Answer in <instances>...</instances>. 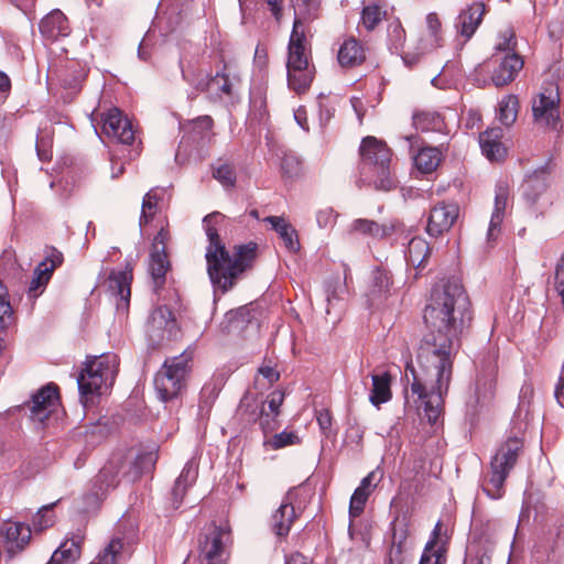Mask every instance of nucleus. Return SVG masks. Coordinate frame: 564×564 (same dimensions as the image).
Returning <instances> with one entry per match:
<instances>
[{
  "instance_id": "obj_1",
  "label": "nucleus",
  "mask_w": 564,
  "mask_h": 564,
  "mask_svg": "<svg viewBox=\"0 0 564 564\" xmlns=\"http://www.w3.org/2000/svg\"><path fill=\"white\" fill-rule=\"evenodd\" d=\"M423 319L427 333L417 350V367L408 364L405 376L412 377L411 393L417 397V408L430 423H435L449 389L460 337L473 319L471 303L463 284L448 280L433 288Z\"/></svg>"
},
{
  "instance_id": "obj_2",
  "label": "nucleus",
  "mask_w": 564,
  "mask_h": 564,
  "mask_svg": "<svg viewBox=\"0 0 564 564\" xmlns=\"http://www.w3.org/2000/svg\"><path fill=\"white\" fill-rule=\"evenodd\" d=\"M224 221L225 216L218 212L203 219L208 239L205 253L207 273L214 289L227 293L236 286L246 271L252 269L258 245L253 241L236 245L230 253L219 236Z\"/></svg>"
},
{
  "instance_id": "obj_3",
  "label": "nucleus",
  "mask_w": 564,
  "mask_h": 564,
  "mask_svg": "<svg viewBox=\"0 0 564 564\" xmlns=\"http://www.w3.org/2000/svg\"><path fill=\"white\" fill-rule=\"evenodd\" d=\"M360 174L372 182L377 189L389 191L392 187L390 164L392 151L388 144L368 135L361 140L359 147Z\"/></svg>"
},
{
  "instance_id": "obj_4",
  "label": "nucleus",
  "mask_w": 564,
  "mask_h": 564,
  "mask_svg": "<svg viewBox=\"0 0 564 564\" xmlns=\"http://www.w3.org/2000/svg\"><path fill=\"white\" fill-rule=\"evenodd\" d=\"M193 359V349H185L181 355L165 359L154 377L155 390L162 401L173 400L185 390Z\"/></svg>"
},
{
  "instance_id": "obj_5",
  "label": "nucleus",
  "mask_w": 564,
  "mask_h": 564,
  "mask_svg": "<svg viewBox=\"0 0 564 564\" xmlns=\"http://www.w3.org/2000/svg\"><path fill=\"white\" fill-rule=\"evenodd\" d=\"M118 358L116 355H101L86 361L80 371L77 383L82 398L101 394V389L111 387L118 372Z\"/></svg>"
},
{
  "instance_id": "obj_6",
  "label": "nucleus",
  "mask_w": 564,
  "mask_h": 564,
  "mask_svg": "<svg viewBox=\"0 0 564 564\" xmlns=\"http://www.w3.org/2000/svg\"><path fill=\"white\" fill-rule=\"evenodd\" d=\"M288 84L296 94H304L315 77V66L308 47L288 48Z\"/></svg>"
},
{
  "instance_id": "obj_7",
  "label": "nucleus",
  "mask_w": 564,
  "mask_h": 564,
  "mask_svg": "<svg viewBox=\"0 0 564 564\" xmlns=\"http://www.w3.org/2000/svg\"><path fill=\"white\" fill-rule=\"evenodd\" d=\"M145 460H106L94 479V488L96 491L86 496L87 500L97 503L100 500L99 492L112 488L117 485V476L120 469L127 470L129 480H135L141 475V465Z\"/></svg>"
},
{
  "instance_id": "obj_8",
  "label": "nucleus",
  "mask_w": 564,
  "mask_h": 564,
  "mask_svg": "<svg viewBox=\"0 0 564 564\" xmlns=\"http://www.w3.org/2000/svg\"><path fill=\"white\" fill-rule=\"evenodd\" d=\"M229 543L228 529L210 525L199 540L200 564H226Z\"/></svg>"
},
{
  "instance_id": "obj_9",
  "label": "nucleus",
  "mask_w": 564,
  "mask_h": 564,
  "mask_svg": "<svg viewBox=\"0 0 564 564\" xmlns=\"http://www.w3.org/2000/svg\"><path fill=\"white\" fill-rule=\"evenodd\" d=\"M560 101L558 86L554 83L544 85L532 102L534 121L541 126L556 129L560 121Z\"/></svg>"
},
{
  "instance_id": "obj_10",
  "label": "nucleus",
  "mask_w": 564,
  "mask_h": 564,
  "mask_svg": "<svg viewBox=\"0 0 564 564\" xmlns=\"http://www.w3.org/2000/svg\"><path fill=\"white\" fill-rule=\"evenodd\" d=\"M59 391L55 383H47L37 390L26 403L30 417L41 424L50 417L59 406Z\"/></svg>"
},
{
  "instance_id": "obj_11",
  "label": "nucleus",
  "mask_w": 564,
  "mask_h": 564,
  "mask_svg": "<svg viewBox=\"0 0 564 564\" xmlns=\"http://www.w3.org/2000/svg\"><path fill=\"white\" fill-rule=\"evenodd\" d=\"M101 131L109 139L122 144H132L134 141V130L130 120L116 107L101 113Z\"/></svg>"
},
{
  "instance_id": "obj_12",
  "label": "nucleus",
  "mask_w": 564,
  "mask_h": 564,
  "mask_svg": "<svg viewBox=\"0 0 564 564\" xmlns=\"http://www.w3.org/2000/svg\"><path fill=\"white\" fill-rule=\"evenodd\" d=\"M443 45L442 36V22L435 12L426 15V32L419 40V52H403L402 58L406 65H414L417 63L420 56L424 53L441 47Z\"/></svg>"
},
{
  "instance_id": "obj_13",
  "label": "nucleus",
  "mask_w": 564,
  "mask_h": 564,
  "mask_svg": "<svg viewBox=\"0 0 564 564\" xmlns=\"http://www.w3.org/2000/svg\"><path fill=\"white\" fill-rule=\"evenodd\" d=\"M459 216V207L455 203L438 202L429 212L426 232L431 237H440L449 231Z\"/></svg>"
},
{
  "instance_id": "obj_14",
  "label": "nucleus",
  "mask_w": 564,
  "mask_h": 564,
  "mask_svg": "<svg viewBox=\"0 0 564 564\" xmlns=\"http://www.w3.org/2000/svg\"><path fill=\"white\" fill-rule=\"evenodd\" d=\"M64 257L61 251L54 247H46L45 258L35 268L33 278L29 285V295L36 299L42 294L46 284L52 278L53 272L63 263Z\"/></svg>"
},
{
  "instance_id": "obj_15",
  "label": "nucleus",
  "mask_w": 564,
  "mask_h": 564,
  "mask_svg": "<svg viewBox=\"0 0 564 564\" xmlns=\"http://www.w3.org/2000/svg\"><path fill=\"white\" fill-rule=\"evenodd\" d=\"M492 61L497 63L491 75V80L496 87H503L512 83L524 65L523 57L518 53L495 54Z\"/></svg>"
},
{
  "instance_id": "obj_16",
  "label": "nucleus",
  "mask_w": 564,
  "mask_h": 564,
  "mask_svg": "<svg viewBox=\"0 0 564 564\" xmlns=\"http://www.w3.org/2000/svg\"><path fill=\"white\" fill-rule=\"evenodd\" d=\"M516 460H490L482 480V490L491 499H500L505 495L503 482L513 468Z\"/></svg>"
},
{
  "instance_id": "obj_17",
  "label": "nucleus",
  "mask_w": 564,
  "mask_h": 564,
  "mask_svg": "<svg viewBox=\"0 0 564 564\" xmlns=\"http://www.w3.org/2000/svg\"><path fill=\"white\" fill-rule=\"evenodd\" d=\"M31 539V529L21 522H6L0 527V543L10 557L22 551Z\"/></svg>"
},
{
  "instance_id": "obj_18",
  "label": "nucleus",
  "mask_w": 564,
  "mask_h": 564,
  "mask_svg": "<svg viewBox=\"0 0 564 564\" xmlns=\"http://www.w3.org/2000/svg\"><path fill=\"white\" fill-rule=\"evenodd\" d=\"M486 7L482 2L476 1L462 10L455 21L457 33L465 42L470 40L482 22Z\"/></svg>"
},
{
  "instance_id": "obj_19",
  "label": "nucleus",
  "mask_w": 564,
  "mask_h": 564,
  "mask_svg": "<svg viewBox=\"0 0 564 564\" xmlns=\"http://www.w3.org/2000/svg\"><path fill=\"white\" fill-rule=\"evenodd\" d=\"M351 230L373 238H386L397 232H404L405 226L398 219L379 224L370 219H356L351 224Z\"/></svg>"
},
{
  "instance_id": "obj_20",
  "label": "nucleus",
  "mask_w": 564,
  "mask_h": 564,
  "mask_svg": "<svg viewBox=\"0 0 564 564\" xmlns=\"http://www.w3.org/2000/svg\"><path fill=\"white\" fill-rule=\"evenodd\" d=\"M337 61L340 67L345 69L362 65L366 61L365 45L354 36L347 37L339 46Z\"/></svg>"
},
{
  "instance_id": "obj_21",
  "label": "nucleus",
  "mask_w": 564,
  "mask_h": 564,
  "mask_svg": "<svg viewBox=\"0 0 564 564\" xmlns=\"http://www.w3.org/2000/svg\"><path fill=\"white\" fill-rule=\"evenodd\" d=\"M40 32L43 37L56 41L59 37L68 36L70 26L66 15L61 10L56 9L41 20Z\"/></svg>"
},
{
  "instance_id": "obj_22",
  "label": "nucleus",
  "mask_w": 564,
  "mask_h": 564,
  "mask_svg": "<svg viewBox=\"0 0 564 564\" xmlns=\"http://www.w3.org/2000/svg\"><path fill=\"white\" fill-rule=\"evenodd\" d=\"M503 132L499 127L489 128L479 134V143L484 155L489 161H502L507 155V148L501 142Z\"/></svg>"
},
{
  "instance_id": "obj_23",
  "label": "nucleus",
  "mask_w": 564,
  "mask_h": 564,
  "mask_svg": "<svg viewBox=\"0 0 564 564\" xmlns=\"http://www.w3.org/2000/svg\"><path fill=\"white\" fill-rule=\"evenodd\" d=\"M132 280L133 269L130 263H127L123 270L111 271L108 278L109 290L119 297L124 306H128L130 303Z\"/></svg>"
},
{
  "instance_id": "obj_24",
  "label": "nucleus",
  "mask_w": 564,
  "mask_h": 564,
  "mask_svg": "<svg viewBox=\"0 0 564 564\" xmlns=\"http://www.w3.org/2000/svg\"><path fill=\"white\" fill-rule=\"evenodd\" d=\"M84 535L82 533L73 534L66 539L51 556L48 564H75L82 554V544Z\"/></svg>"
},
{
  "instance_id": "obj_25",
  "label": "nucleus",
  "mask_w": 564,
  "mask_h": 564,
  "mask_svg": "<svg viewBox=\"0 0 564 564\" xmlns=\"http://www.w3.org/2000/svg\"><path fill=\"white\" fill-rule=\"evenodd\" d=\"M509 195H510L509 184L505 181L498 182L496 185L495 208H494L489 228H488V239L489 240L496 235V232L500 231V225L505 217V210L507 207Z\"/></svg>"
},
{
  "instance_id": "obj_26",
  "label": "nucleus",
  "mask_w": 564,
  "mask_h": 564,
  "mask_svg": "<svg viewBox=\"0 0 564 564\" xmlns=\"http://www.w3.org/2000/svg\"><path fill=\"white\" fill-rule=\"evenodd\" d=\"M431 254L432 248L430 243L422 237H414L409 241L405 259L408 264L417 271H422L425 269Z\"/></svg>"
},
{
  "instance_id": "obj_27",
  "label": "nucleus",
  "mask_w": 564,
  "mask_h": 564,
  "mask_svg": "<svg viewBox=\"0 0 564 564\" xmlns=\"http://www.w3.org/2000/svg\"><path fill=\"white\" fill-rule=\"evenodd\" d=\"M264 221L270 224L272 229L279 234L289 251L296 252L300 249L297 232L285 218L280 216H268L264 218Z\"/></svg>"
},
{
  "instance_id": "obj_28",
  "label": "nucleus",
  "mask_w": 564,
  "mask_h": 564,
  "mask_svg": "<svg viewBox=\"0 0 564 564\" xmlns=\"http://www.w3.org/2000/svg\"><path fill=\"white\" fill-rule=\"evenodd\" d=\"M296 518L294 507L291 503V494H288L285 500L272 517V529L279 536H285Z\"/></svg>"
},
{
  "instance_id": "obj_29",
  "label": "nucleus",
  "mask_w": 564,
  "mask_h": 564,
  "mask_svg": "<svg viewBox=\"0 0 564 564\" xmlns=\"http://www.w3.org/2000/svg\"><path fill=\"white\" fill-rule=\"evenodd\" d=\"M441 529L442 524L441 522H437L432 532L431 539L423 550L420 564H445L446 549L444 544L440 543Z\"/></svg>"
},
{
  "instance_id": "obj_30",
  "label": "nucleus",
  "mask_w": 564,
  "mask_h": 564,
  "mask_svg": "<svg viewBox=\"0 0 564 564\" xmlns=\"http://www.w3.org/2000/svg\"><path fill=\"white\" fill-rule=\"evenodd\" d=\"M198 475V466L195 460H188L184 468L182 469L181 475L175 481V485L172 490L173 496V506L177 508L185 496L186 489L195 482Z\"/></svg>"
},
{
  "instance_id": "obj_31",
  "label": "nucleus",
  "mask_w": 564,
  "mask_h": 564,
  "mask_svg": "<svg viewBox=\"0 0 564 564\" xmlns=\"http://www.w3.org/2000/svg\"><path fill=\"white\" fill-rule=\"evenodd\" d=\"M221 66L217 69L214 76H210V82L216 87L218 95H225L227 97L232 96L234 85L239 82V77L231 70L228 63L225 62L224 56L220 57Z\"/></svg>"
},
{
  "instance_id": "obj_32",
  "label": "nucleus",
  "mask_w": 564,
  "mask_h": 564,
  "mask_svg": "<svg viewBox=\"0 0 564 564\" xmlns=\"http://www.w3.org/2000/svg\"><path fill=\"white\" fill-rule=\"evenodd\" d=\"M371 380L372 388L369 395L370 402L373 405L379 406L380 404L390 401L392 398V376L390 372L383 371L381 373H373L371 375Z\"/></svg>"
},
{
  "instance_id": "obj_33",
  "label": "nucleus",
  "mask_w": 564,
  "mask_h": 564,
  "mask_svg": "<svg viewBox=\"0 0 564 564\" xmlns=\"http://www.w3.org/2000/svg\"><path fill=\"white\" fill-rule=\"evenodd\" d=\"M170 269V261L167 259L166 251L163 248L158 250H151L149 271L153 280L155 290L163 288L165 283V275Z\"/></svg>"
},
{
  "instance_id": "obj_34",
  "label": "nucleus",
  "mask_w": 564,
  "mask_h": 564,
  "mask_svg": "<svg viewBox=\"0 0 564 564\" xmlns=\"http://www.w3.org/2000/svg\"><path fill=\"white\" fill-rule=\"evenodd\" d=\"M384 19H388V6L383 0L371 1L362 8L361 23L367 31H373Z\"/></svg>"
},
{
  "instance_id": "obj_35",
  "label": "nucleus",
  "mask_w": 564,
  "mask_h": 564,
  "mask_svg": "<svg viewBox=\"0 0 564 564\" xmlns=\"http://www.w3.org/2000/svg\"><path fill=\"white\" fill-rule=\"evenodd\" d=\"M294 8V21L303 25H310L319 17V0H292Z\"/></svg>"
},
{
  "instance_id": "obj_36",
  "label": "nucleus",
  "mask_w": 564,
  "mask_h": 564,
  "mask_svg": "<svg viewBox=\"0 0 564 564\" xmlns=\"http://www.w3.org/2000/svg\"><path fill=\"white\" fill-rule=\"evenodd\" d=\"M441 161L442 152L436 147H423L414 156L415 166L425 174L434 172Z\"/></svg>"
},
{
  "instance_id": "obj_37",
  "label": "nucleus",
  "mask_w": 564,
  "mask_h": 564,
  "mask_svg": "<svg viewBox=\"0 0 564 564\" xmlns=\"http://www.w3.org/2000/svg\"><path fill=\"white\" fill-rule=\"evenodd\" d=\"M547 186L546 173L544 171L534 172L524 181V196L530 203L534 204L540 195L546 191Z\"/></svg>"
},
{
  "instance_id": "obj_38",
  "label": "nucleus",
  "mask_w": 564,
  "mask_h": 564,
  "mask_svg": "<svg viewBox=\"0 0 564 564\" xmlns=\"http://www.w3.org/2000/svg\"><path fill=\"white\" fill-rule=\"evenodd\" d=\"M88 70L77 62H70L64 70L62 83L64 88L78 91L87 78Z\"/></svg>"
},
{
  "instance_id": "obj_39",
  "label": "nucleus",
  "mask_w": 564,
  "mask_h": 564,
  "mask_svg": "<svg viewBox=\"0 0 564 564\" xmlns=\"http://www.w3.org/2000/svg\"><path fill=\"white\" fill-rule=\"evenodd\" d=\"M413 126L421 131L442 132L445 129V122L441 115L435 112H417L413 116Z\"/></svg>"
},
{
  "instance_id": "obj_40",
  "label": "nucleus",
  "mask_w": 564,
  "mask_h": 564,
  "mask_svg": "<svg viewBox=\"0 0 564 564\" xmlns=\"http://www.w3.org/2000/svg\"><path fill=\"white\" fill-rule=\"evenodd\" d=\"M408 538V524L405 522L395 523L392 530V546L389 552V560L393 564H401V554L404 542Z\"/></svg>"
},
{
  "instance_id": "obj_41",
  "label": "nucleus",
  "mask_w": 564,
  "mask_h": 564,
  "mask_svg": "<svg viewBox=\"0 0 564 564\" xmlns=\"http://www.w3.org/2000/svg\"><path fill=\"white\" fill-rule=\"evenodd\" d=\"M496 384L497 380L494 370L479 375L476 379L475 388L477 402H486L491 400L495 395Z\"/></svg>"
},
{
  "instance_id": "obj_42",
  "label": "nucleus",
  "mask_w": 564,
  "mask_h": 564,
  "mask_svg": "<svg viewBox=\"0 0 564 564\" xmlns=\"http://www.w3.org/2000/svg\"><path fill=\"white\" fill-rule=\"evenodd\" d=\"M518 111L519 100L517 96L509 95L502 98V100L499 104L498 119L503 126L510 127L516 122Z\"/></svg>"
},
{
  "instance_id": "obj_43",
  "label": "nucleus",
  "mask_w": 564,
  "mask_h": 564,
  "mask_svg": "<svg viewBox=\"0 0 564 564\" xmlns=\"http://www.w3.org/2000/svg\"><path fill=\"white\" fill-rule=\"evenodd\" d=\"M524 454V441L519 436H509L498 448L494 458H518Z\"/></svg>"
},
{
  "instance_id": "obj_44",
  "label": "nucleus",
  "mask_w": 564,
  "mask_h": 564,
  "mask_svg": "<svg viewBox=\"0 0 564 564\" xmlns=\"http://www.w3.org/2000/svg\"><path fill=\"white\" fill-rule=\"evenodd\" d=\"M213 177L225 187H234L237 180L234 165L223 160L213 165Z\"/></svg>"
},
{
  "instance_id": "obj_45",
  "label": "nucleus",
  "mask_w": 564,
  "mask_h": 564,
  "mask_svg": "<svg viewBox=\"0 0 564 564\" xmlns=\"http://www.w3.org/2000/svg\"><path fill=\"white\" fill-rule=\"evenodd\" d=\"M262 405V401L245 395L238 408V414L247 422L256 423L259 416H261Z\"/></svg>"
},
{
  "instance_id": "obj_46",
  "label": "nucleus",
  "mask_w": 564,
  "mask_h": 564,
  "mask_svg": "<svg viewBox=\"0 0 564 564\" xmlns=\"http://www.w3.org/2000/svg\"><path fill=\"white\" fill-rule=\"evenodd\" d=\"M161 197L154 192H148L142 199V210L140 215V226L148 225L159 210V202Z\"/></svg>"
},
{
  "instance_id": "obj_47",
  "label": "nucleus",
  "mask_w": 564,
  "mask_h": 564,
  "mask_svg": "<svg viewBox=\"0 0 564 564\" xmlns=\"http://www.w3.org/2000/svg\"><path fill=\"white\" fill-rule=\"evenodd\" d=\"M387 32L391 46L394 50H403L406 34L399 19L389 22Z\"/></svg>"
},
{
  "instance_id": "obj_48",
  "label": "nucleus",
  "mask_w": 564,
  "mask_h": 564,
  "mask_svg": "<svg viewBox=\"0 0 564 564\" xmlns=\"http://www.w3.org/2000/svg\"><path fill=\"white\" fill-rule=\"evenodd\" d=\"M497 54L517 53V37L513 29L508 28L501 31L498 36L496 44Z\"/></svg>"
},
{
  "instance_id": "obj_49",
  "label": "nucleus",
  "mask_w": 564,
  "mask_h": 564,
  "mask_svg": "<svg viewBox=\"0 0 564 564\" xmlns=\"http://www.w3.org/2000/svg\"><path fill=\"white\" fill-rule=\"evenodd\" d=\"M392 284V279L390 272L382 269H377L372 273V290L371 293L373 295H382L386 294Z\"/></svg>"
},
{
  "instance_id": "obj_50",
  "label": "nucleus",
  "mask_w": 564,
  "mask_h": 564,
  "mask_svg": "<svg viewBox=\"0 0 564 564\" xmlns=\"http://www.w3.org/2000/svg\"><path fill=\"white\" fill-rule=\"evenodd\" d=\"M310 32L308 25H303L299 21L293 22L292 32L289 40L288 48L307 47L306 34Z\"/></svg>"
},
{
  "instance_id": "obj_51",
  "label": "nucleus",
  "mask_w": 564,
  "mask_h": 564,
  "mask_svg": "<svg viewBox=\"0 0 564 564\" xmlns=\"http://www.w3.org/2000/svg\"><path fill=\"white\" fill-rule=\"evenodd\" d=\"M297 443H300V437L295 433L283 431L264 442V446L268 449H279Z\"/></svg>"
},
{
  "instance_id": "obj_52",
  "label": "nucleus",
  "mask_w": 564,
  "mask_h": 564,
  "mask_svg": "<svg viewBox=\"0 0 564 564\" xmlns=\"http://www.w3.org/2000/svg\"><path fill=\"white\" fill-rule=\"evenodd\" d=\"M553 290L561 299V304L564 307V251L561 253L554 265Z\"/></svg>"
},
{
  "instance_id": "obj_53",
  "label": "nucleus",
  "mask_w": 564,
  "mask_h": 564,
  "mask_svg": "<svg viewBox=\"0 0 564 564\" xmlns=\"http://www.w3.org/2000/svg\"><path fill=\"white\" fill-rule=\"evenodd\" d=\"M47 505L42 507L33 518V527L37 531L45 530L52 527L55 522V516L53 513V506Z\"/></svg>"
},
{
  "instance_id": "obj_54",
  "label": "nucleus",
  "mask_w": 564,
  "mask_h": 564,
  "mask_svg": "<svg viewBox=\"0 0 564 564\" xmlns=\"http://www.w3.org/2000/svg\"><path fill=\"white\" fill-rule=\"evenodd\" d=\"M369 496V494L362 491L361 489H355L349 505V514L351 518H357L362 513Z\"/></svg>"
},
{
  "instance_id": "obj_55",
  "label": "nucleus",
  "mask_w": 564,
  "mask_h": 564,
  "mask_svg": "<svg viewBox=\"0 0 564 564\" xmlns=\"http://www.w3.org/2000/svg\"><path fill=\"white\" fill-rule=\"evenodd\" d=\"M283 174L290 178L296 177L302 172V162L296 156L284 155L281 162Z\"/></svg>"
},
{
  "instance_id": "obj_56",
  "label": "nucleus",
  "mask_w": 564,
  "mask_h": 564,
  "mask_svg": "<svg viewBox=\"0 0 564 564\" xmlns=\"http://www.w3.org/2000/svg\"><path fill=\"white\" fill-rule=\"evenodd\" d=\"M316 421L323 434L327 437L334 434L333 431V415L330 410L322 409L316 411Z\"/></svg>"
},
{
  "instance_id": "obj_57",
  "label": "nucleus",
  "mask_w": 564,
  "mask_h": 564,
  "mask_svg": "<svg viewBox=\"0 0 564 564\" xmlns=\"http://www.w3.org/2000/svg\"><path fill=\"white\" fill-rule=\"evenodd\" d=\"M258 372L268 380L269 384L280 379V372L275 369V364L271 359L264 360L261 367H259Z\"/></svg>"
},
{
  "instance_id": "obj_58",
  "label": "nucleus",
  "mask_w": 564,
  "mask_h": 564,
  "mask_svg": "<svg viewBox=\"0 0 564 564\" xmlns=\"http://www.w3.org/2000/svg\"><path fill=\"white\" fill-rule=\"evenodd\" d=\"M284 401V393L282 391H273L267 397V403L269 411L272 413V417H278L280 414V406Z\"/></svg>"
},
{
  "instance_id": "obj_59",
  "label": "nucleus",
  "mask_w": 564,
  "mask_h": 564,
  "mask_svg": "<svg viewBox=\"0 0 564 564\" xmlns=\"http://www.w3.org/2000/svg\"><path fill=\"white\" fill-rule=\"evenodd\" d=\"M337 215L332 207L319 209L316 214V220L321 228L332 226L336 220Z\"/></svg>"
},
{
  "instance_id": "obj_60",
  "label": "nucleus",
  "mask_w": 564,
  "mask_h": 564,
  "mask_svg": "<svg viewBox=\"0 0 564 564\" xmlns=\"http://www.w3.org/2000/svg\"><path fill=\"white\" fill-rule=\"evenodd\" d=\"M275 421H276V417H272V413L270 411H267L265 406L263 404L262 409H261V416H259V419H258V423H259L260 427L264 432L272 431L275 427Z\"/></svg>"
},
{
  "instance_id": "obj_61",
  "label": "nucleus",
  "mask_w": 564,
  "mask_h": 564,
  "mask_svg": "<svg viewBox=\"0 0 564 564\" xmlns=\"http://www.w3.org/2000/svg\"><path fill=\"white\" fill-rule=\"evenodd\" d=\"M267 4L271 14L275 19L278 23L281 22L282 13H283V2L284 0H261Z\"/></svg>"
},
{
  "instance_id": "obj_62",
  "label": "nucleus",
  "mask_w": 564,
  "mask_h": 564,
  "mask_svg": "<svg viewBox=\"0 0 564 564\" xmlns=\"http://www.w3.org/2000/svg\"><path fill=\"white\" fill-rule=\"evenodd\" d=\"M169 238H170L169 231L166 229L162 228L153 239L152 250L160 251V249L163 248V250L166 251V242H167Z\"/></svg>"
},
{
  "instance_id": "obj_63",
  "label": "nucleus",
  "mask_w": 564,
  "mask_h": 564,
  "mask_svg": "<svg viewBox=\"0 0 564 564\" xmlns=\"http://www.w3.org/2000/svg\"><path fill=\"white\" fill-rule=\"evenodd\" d=\"M375 477V473H369L365 478H362L360 485L357 487V489H361L362 491L367 494H371L372 490V480Z\"/></svg>"
},
{
  "instance_id": "obj_64",
  "label": "nucleus",
  "mask_w": 564,
  "mask_h": 564,
  "mask_svg": "<svg viewBox=\"0 0 564 564\" xmlns=\"http://www.w3.org/2000/svg\"><path fill=\"white\" fill-rule=\"evenodd\" d=\"M159 453V446L155 443H152L148 446L147 452H140L135 455L134 458L141 459V458H151L152 456H158Z\"/></svg>"
}]
</instances>
